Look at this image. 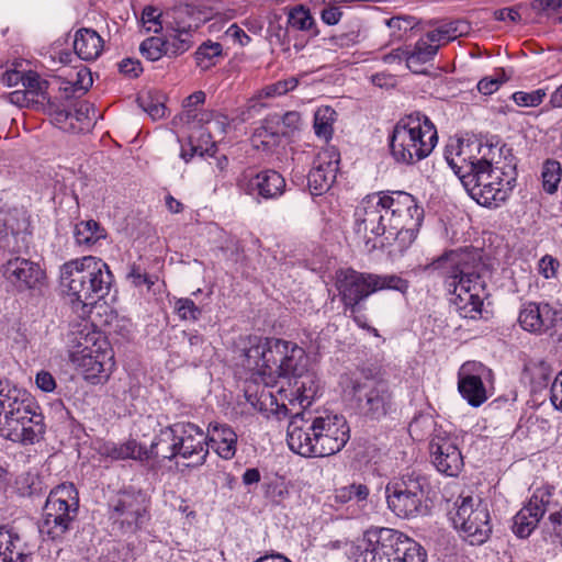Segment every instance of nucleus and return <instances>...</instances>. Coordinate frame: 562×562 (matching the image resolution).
I'll return each instance as SVG.
<instances>
[{
	"mask_svg": "<svg viewBox=\"0 0 562 562\" xmlns=\"http://www.w3.org/2000/svg\"><path fill=\"white\" fill-rule=\"evenodd\" d=\"M340 154L335 147L323 148L315 157L307 176V187L312 195L327 192L336 180Z\"/></svg>",
	"mask_w": 562,
	"mask_h": 562,
	"instance_id": "21",
	"label": "nucleus"
},
{
	"mask_svg": "<svg viewBox=\"0 0 562 562\" xmlns=\"http://www.w3.org/2000/svg\"><path fill=\"white\" fill-rule=\"evenodd\" d=\"M542 186L548 193H553L558 189L561 181L560 162L555 160H547L542 166Z\"/></svg>",
	"mask_w": 562,
	"mask_h": 562,
	"instance_id": "43",
	"label": "nucleus"
},
{
	"mask_svg": "<svg viewBox=\"0 0 562 562\" xmlns=\"http://www.w3.org/2000/svg\"><path fill=\"white\" fill-rule=\"evenodd\" d=\"M199 123L202 125H206L205 132L201 134L203 142L205 144V150L209 149V146L213 147L215 140H213L212 133H217L218 135H224L226 128L229 125V120L226 115L216 113L213 111H201Z\"/></svg>",
	"mask_w": 562,
	"mask_h": 562,
	"instance_id": "31",
	"label": "nucleus"
},
{
	"mask_svg": "<svg viewBox=\"0 0 562 562\" xmlns=\"http://www.w3.org/2000/svg\"><path fill=\"white\" fill-rule=\"evenodd\" d=\"M206 94L204 91H195L190 94L183 101V115L186 116L188 122L198 121L200 119V113L198 112V106L202 105L205 102Z\"/></svg>",
	"mask_w": 562,
	"mask_h": 562,
	"instance_id": "50",
	"label": "nucleus"
},
{
	"mask_svg": "<svg viewBox=\"0 0 562 562\" xmlns=\"http://www.w3.org/2000/svg\"><path fill=\"white\" fill-rule=\"evenodd\" d=\"M239 191L252 196L256 201L276 200L285 191V180L276 170L267 169L254 173L243 172L236 182Z\"/></svg>",
	"mask_w": 562,
	"mask_h": 562,
	"instance_id": "20",
	"label": "nucleus"
},
{
	"mask_svg": "<svg viewBox=\"0 0 562 562\" xmlns=\"http://www.w3.org/2000/svg\"><path fill=\"white\" fill-rule=\"evenodd\" d=\"M493 371L479 361L464 362L458 372V391L472 407H479L488 397L487 386L493 383Z\"/></svg>",
	"mask_w": 562,
	"mask_h": 562,
	"instance_id": "19",
	"label": "nucleus"
},
{
	"mask_svg": "<svg viewBox=\"0 0 562 562\" xmlns=\"http://www.w3.org/2000/svg\"><path fill=\"white\" fill-rule=\"evenodd\" d=\"M296 86L297 79L293 77L268 85L249 100V109L256 108L258 104L262 108L265 104L259 103L260 100L281 97L289 91L294 90Z\"/></svg>",
	"mask_w": 562,
	"mask_h": 562,
	"instance_id": "37",
	"label": "nucleus"
},
{
	"mask_svg": "<svg viewBox=\"0 0 562 562\" xmlns=\"http://www.w3.org/2000/svg\"><path fill=\"white\" fill-rule=\"evenodd\" d=\"M430 268L439 270L447 286L452 289L451 302L457 313L462 318L480 319L487 291L477 251L468 248L448 251L432 261Z\"/></svg>",
	"mask_w": 562,
	"mask_h": 562,
	"instance_id": "3",
	"label": "nucleus"
},
{
	"mask_svg": "<svg viewBox=\"0 0 562 562\" xmlns=\"http://www.w3.org/2000/svg\"><path fill=\"white\" fill-rule=\"evenodd\" d=\"M162 440L173 441L179 457L195 458L193 465H202L209 456L206 434L195 424L176 423L162 429Z\"/></svg>",
	"mask_w": 562,
	"mask_h": 562,
	"instance_id": "18",
	"label": "nucleus"
},
{
	"mask_svg": "<svg viewBox=\"0 0 562 562\" xmlns=\"http://www.w3.org/2000/svg\"><path fill=\"white\" fill-rule=\"evenodd\" d=\"M139 52L143 57L150 61L159 60L164 55H167L166 42L161 37H148L140 43Z\"/></svg>",
	"mask_w": 562,
	"mask_h": 562,
	"instance_id": "44",
	"label": "nucleus"
},
{
	"mask_svg": "<svg viewBox=\"0 0 562 562\" xmlns=\"http://www.w3.org/2000/svg\"><path fill=\"white\" fill-rule=\"evenodd\" d=\"M559 268V260L550 255H544L538 262V272L546 279L555 278Z\"/></svg>",
	"mask_w": 562,
	"mask_h": 562,
	"instance_id": "55",
	"label": "nucleus"
},
{
	"mask_svg": "<svg viewBox=\"0 0 562 562\" xmlns=\"http://www.w3.org/2000/svg\"><path fill=\"white\" fill-rule=\"evenodd\" d=\"M222 55L223 47L221 43L206 41L198 47L194 58L198 67L202 70H207L216 65Z\"/></svg>",
	"mask_w": 562,
	"mask_h": 562,
	"instance_id": "40",
	"label": "nucleus"
},
{
	"mask_svg": "<svg viewBox=\"0 0 562 562\" xmlns=\"http://www.w3.org/2000/svg\"><path fill=\"white\" fill-rule=\"evenodd\" d=\"M113 281L108 263L94 256L71 259L60 267V284L80 317L109 294Z\"/></svg>",
	"mask_w": 562,
	"mask_h": 562,
	"instance_id": "6",
	"label": "nucleus"
},
{
	"mask_svg": "<svg viewBox=\"0 0 562 562\" xmlns=\"http://www.w3.org/2000/svg\"><path fill=\"white\" fill-rule=\"evenodd\" d=\"M103 48L101 36L91 29H80L75 34L74 50L82 60L97 59Z\"/></svg>",
	"mask_w": 562,
	"mask_h": 562,
	"instance_id": "27",
	"label": "nucleus"
},
{
	"mask_svg": "<svg viewBox=\"0 0 562 562\" xmlns=\"http://www.w3.org/2000/svg\"><path fill=\"white\" fill-rule=\"evenodd\" d=\"M225 37L229 38L234 43L240 46H246L250 43L251 38L245 33V31L236 23L228 26L225 31Z\"/></svg>",
	"mask_w": 562,
	"mask_h": 562,
	"instance_id": "63",
	"label": "nucleus"
},
{
	"mask_svg": "<svg viewBox=\"0 0 562 562\" xmlns=\"http://www.w3.org/2000/svg\"><path fill=\"white\" fill-rule=\"evenodd\" d=\"M353 218L356 234L367 243L382 237L387 244L396 241L400 250H405L417 237L424 209L411 193L386 190L363 198Z\"/></svg>",
	"mask_w": 562,
	"mask_h": 562,
	"instance_id": "1",
	"label": "nucleus"
},
{
	"mask_svg": "<svg viewBox=\"0 0 562 562\" xmlns=\"http://www.w3.org/2000/svg\"><path fill=\"white\" fill-rule=\"evenodd\" d=\"M460 22H448L438 25L437 27L426 32L424 36L427 37L432 45L436 46L437 50L440 46L456 40L462 35L463 31L459 30Z\"/></svg>",
	"mask_w": 562,
	"mask_h": 562,
	"instance_id": "39",
	"label": "nucleus"
},
{
	"mask_svg": "<svg viewBox=\"0 0 562 562\" xmlns=\"http://www.w3.org/2000/svg\"><path fill=\"white\" fill-rule=\"evenodd\" d=\"M555 322L557 312L549 304L529 303V333L547 331Z\"/></svg>",
	"mask_w": 562,
	"mask_h": 562,
	"instance_id": "30",
	"label": "nucleus"
},
{
	"mask_svg": "<svg viewBox=\"0 0 562 562\" xmlns=\"http://www.w3.org/2000/svg\"><path fill=\"white\" fill-rule=\"evenodd\" d=\"M21 83L24 90L32 91L34 97L37 99L43 90V81L41 77L33 71H29L23 74V78L21 79Z\"/></svg>",
	"mask_w": 562,
	"mask_h": 562,
	"instance_id": "56",
	"label": "nucleus"
},
{
	"mask_svg": "<svg viewBox=\"0 0 562 562\" xmlns=\"http://www.w3.org/2000/svg\"><path fill=\"white\" fill-rule=\"evenodd\" d=\"M438 50L435 45L427 41L426 36H422L414 45L408 47L407 69L414 74H423V66L432 60Z\"/></svg>",
	"mask_w": 562,
	"mask_h": 562,
	"instance_id": "29",
	"label": "nucleus"
},
{
	"mask_svg": "<svg viewBox=\"0 0 562 562\" xmlns=\"http://www.w3.org/2000/svg\"><path fill=\"white\" fill-rule=\"evenodd\" d=\"M550 393L552 404L562 411V370L555 376Z\"/></svg>",
	"mask_w": 562,
	"mask_h": 562,
	"instance_id": "64",
	"label": "nucleus"
},
{
	"mask_svg": "<svg viewBox=\"0 0 562 562\" xmlns=\"http://www.w3.org/2000/svg\"><path fill=\"white\" fill-rule=\"evenodd\" d=\"M161 12L158 8L147 5L143 9L140 23L146 32L159 33L162 30Z\"/></svg>",
	"mask_w": 562,
	"mask_h": 562,
	"instance_id": "51",
	"label": "nucleus"
},
{
	"mask_svg": "<svg viewBox=\"0 0 562 562\" xmlns=\"http://www.w3.org/2000/svg\"><path fill=\"white\" fill-rule=\"evenodd\" d=\"M502 83L503 80L501 78V75L495 74L493 76L482 78L477 82V90L484 95H490L496 92Z\"/></svg>",
	"mask_w": 562,
	"mask_h": 562,
	"instance_id": "57",
	"label": "nucleus"
},
{
	"mask_svg": "<svg viewBox=\"0 0 562 562\" xmlns=\"http://www.w3.org/2000/svg\"><path fill=\"white\" fill-rule=\"evenodd\" d=\"M127 279L135 288L145 285L148 290H151L153 285H155V283L158 281V277L156 274L146 273L139 266L135 263L130 267Z\"/></svg>",
	"mask_w": 562,
	"mask_h": 562,
	"instance_id": "52",
	"label": "nucleus"
},
{
	"mask_svg": "<svg viewBox=\"0 0 562 562\" xmlns=\"http://www.w3.org/2000/svg\"><path fill=\"white\" fill-rule=\"evenodd\" d=\"M526 508L527 505L524 504L521 509L513 518L512 530L520 539H525L527 537V515L525 514Z\"/></svg>",
	"mask_w": 562,
	"mask_h": 562,
	"instance_id": "60",
	"label": "nucleus"
},
{
	"mask_svg": "<svg viewBox=\"0 0 562 562\" xmlns=\"http://www.w3.org/2000/svg\"><path fill=\"white\" fill-rule=\"evenodd\" d=\"M437 423L430 414H418L413 418L408 426V432L413 440L423 441L428 437H434L442 432L436 428Z\"/></svg>",
	"mask_w": 562,
	"mask_h": 562,
	"instance_id": "38",
	"label": "nucleus"
},
{
	"mask_svg": "<svg viewBox=\"0 0 562 562\" xmlns=\"http://www.w3.org/2000/svg\"><path fill=\"white\" fill-rule=\"evenodd\" d=\"M207 448H211L225 460L234 458L237 450V435L226 424L211 423L207 428Z\"/></svg>",
	"mask_w": 562,
	"mask_h": 562,
	"instance_id": "24",
	"label": "nucleus"
},
{
	"mask_svg": "<svg viewBox=\"0 0 562 562\" xmlns=\"http://www.w3.org/2000/svg\"><path fill=\"white\" fill-rule=\"evenodd\" d=\"M46 112L52 123L64 132L80 133V130L83 127L77 126L74 122L72 112L63 103L49 101L46 106Z\"/></svg>",
	"mask_w": 562,
	"mask_h": 562,
	"instance_id": "35",
	"label": "nucleus"
},
{
	"mask_svg": "<svg viewBox=\"0 0 562 562\" xmlns=\"http://www.w3.org/2000/svg\"><path fill=\"white\" fill-rule=\"evenodd\" d=\"M346 395L352 397L360 412L373 419L386 416L394 406V391L384 374L366 375L364 381L346 378L341 382Z\"/></svg>",
	"mask_w": 562,
	"mask_h": 562,
	"instance_id": "12",
	"label": "nucleus"
},
{
	"mask_svg": "<svg viewBox=\"0 0 562 562\" xmlns=\"http://www.w3.org/2000/svg\"><path fill=\"white\" fill-rule=\"evenodd\" d=\"M360 43V29L351 27L346 32L335 34L327 38V45L333 49H346Z\"/></svg>",
	"mask_w": 562,
	"mask_h": 562,
	"instance_id": "45",
	"label": "nucleus"
},
{
	"mask_svg": "<svg viewBox=\"0 0 562 562\" xmlns=\"http://www.w3.org/2000/svg\"><path fill=\"white\" fill-rule=\"evenodd\" d=\"M119 70L128 78H137L143 72V67L138 59L125 58L119 64Z\"/></svg>",
	"mask_w": 562,
	"mask_h": 562,
	"instance_id": "58",
	"label": "nucleus"
},
{
	"mask_svg": "<svg viewBox=\"0 0 562 562\" xmlns=\"http://www.w3.org/2000/svg\"><path fill=\"white\" fill-rule=\"evenodd\" d=\"M385 23L392 30V36L398 40L403 38L415 25L413 16H392Z\"/></svg>",
	"mask_w": 562,
	"mask_h": 562,
	"instance_id": "53",
	"label": "nucleus"
},
{
	"mask_svg": "<svg viewBox=\"0 0 562 562\" xmlns=\"http://www.w3.org/2000/svg\"><path fill=\"white\" fill-rule=\"evenodd\" d=\"M0 276L18 293L42 294L48 286L44 265L24 256L5 259L0 266Z\"/></svg>",
	"mask_w": 562,
	"mask_h": 562,
	"instance_id": "16",
	"label": "nucleus"
},
{
	"mask_svg": "<svg viewBox=\"0 0 562 562\" xmlns=\"http://www.w3.org/2000/svg\"><path fill=\"white\" fill-rule=\"evenodd\" d=\"M552 490L549 487L537 488L529 498V517L538 522L543 515L551 509Z\"/></svg>",
	"mask_w": 562,
	"mask_h": 562,
	"instance_id": "41",
	"label": "nucleus"
},
{
	"mask_svg": "<svg viewBox=\"0 0 562 562\" xmlns=\"http://www.w3.org/2000/svg\"><path fill=\"white\" fill-rule=\"evenodd\" d=\"M531 8L538 13L551 14L562 10V0H533Z\"/></svg>",
	"mask_w": 562,
	"mask_h": 562,
	"instance_id": "61",
	"label": "nucleus"
},
{
	"mask_svg": "<svg viewBox=\"0 0 562 562\" xmlns=\"http://www.w3.org/2000/svg\"><path fill=\"white\" fill-rule=\"evenodd\" d=\"M453 527L472 546L484 543L491 536V516L486 504L480 497L460 495L450 512Z\"/></svg>",
	"mask_w": 562,
	"mask_h": 562,
	"instance_id": "15",
	"label": "nucleus"
},
{
	"mask_svg": "<svg viewBox=\"0 0 562 562\" xmlns=\"http://www.w3.org/2000/svg\"><path fill=\"white\" fill-rule=\"evenodd\" d=\"M387 143L396 164L414 166L434 151L438 144L437 127L426 114L413 112L394 124Z\"/></svg>",
	"mask_w": 562,
	"mask_h": 562,
	"instance_id": "8",
	"label": "nucleus"
},
{
	"mask_svg": "<svg viewBox=\"0 0 562 562\" xmlns=\"http://www.w3.org/2000/svg\"><path fill=\"white\" fill-rule=\"evenodd\" d=\"M370 494V490L366 484L352 483L347 486H342L335 491V502L338 504H347L355 502L358 509L352 513L353 518H359L366 513L367 501Z\"/></svg>",
	"mask_w": 562,
	"mask_h": 562,
	"instance_id": "28",
	"label": "nucleus"
},
{
	"mask_svg": "<svg viewBox=\"0 0 562 562\" xmlns=\"http://www.w3.org/2000/svg\"><path fill=\"white\" fill-rule=\"evenodd\" d=\"M79 510V495L72 483L54 487L43 507L40 532L52 540L61 539L71 528Z\"/></svg>",
	"mask_w": 562,
	"mask_h": 562,
	"instance_id": "13",
	"label": "nucleus"
},
{
	"mask_svg": "<svg viewBox=\"0 0 562 562\" xmlns=\"http://www.w3.org/2000/svg\"><path fill=\"white\" fill-rule=\"evenodd\" d=\"M353 555L355 562H427L419 543L390 528L368 530Z\"/></svg>",
	"mask_w": 562,
	"mask_h": 562,
	"instance_id": "9",
	"label": "nucleus"
},
{
	"mask_svg": "<svg viewBox=\"0 0 562 562\" xmlns=\"http://www.w3.org/2000/svg\"><path fill=\"white\" fill-rule=\"evenodd\" d=\"M336 120L337 113L331 106H319L314 114L313 127L316 136L329 140L334 134V123Z\"/></svg>",
	"mask_w": 562,
	"mask_h": 562,
	"instance_id": "36",
	"label": "nucleus"
},
{
	"mask_svg": "<svg viewBox=\"0 0 562 562\" xmlns=\"http://www.w3.org/2000/svg\"><path fill=\"white\" fill-rule=\"evenodd\" d=\"M74 346L69 351V361L74 368L92 384L108 380L115 364L108 339L88 325L74 333Z\"/></svg>",
	"mask_w": 562,
	"mask_h": 562,
	"instance_id": "11",
	"label": "nucleus"
},
{
	"mask_svg": "<svg viewBox=\"0 0 562 562\" xmlns=\"http://www.w3.org/2000/svg\"><path fill=\"white\" fill-rule=\"evenodd\" d=\"M286 18L290 30L304 32L310 36L318 34L316 22L308 8L302 4L290 8Z\"/></svg>",
	"mask_w": 562,
	"mask_h": 562,
	"instance_id": "32",
	"label": "nucleus"
},
{
	"mask_svg": "<svg viewBox=\"0 0 562 562\" xmlns=\"http://www.w3.org/2000/svg\"><path fill=\"white\" fill-rule=\"evenodd\" d=\"M319 381L313 372L307 370L294 378L290 400L291 403H297L301 407H308L319 393Z\"/></svg>",
	"mask_w": 562,
	"mask_h": 562,
	"instance_id": "26",
	"label": "nucleus"
},
{
	"mask_svg": "<svg viewBox=\"0 0 562 562\" xmlns=\"http://www.w3.org/2000/svg\"><path fill=\"white\" fill-rule=\"evenodd\" d=\"M492 147L481 142H461L453 156L446 153L449 167L459 177L470 196L480 205L497 207L506 201L516 184L515 167L507 170L493 166L488 154Z\"/></svg>",
	"mask_w": 562,
	"mask_h": 562,
	"instance_id": "2",
	"label": "nucleus"
},
{
	"mask_svg": "<svg viewBox=\"0 0 562 562\" xmlns=\"http://www.w3.org/2000/svg\"><path fill=\"white\" fill-rule=\"evenodd\" d=\"M334 285L345 314L363 306L366 301L378 292L397 291L404 294L409 288L408 281L397 274L362 272L353 268L336 270Z\"/></svg>",
	"mask_w": 562,
	"mask_h": 562,
	"instance_id": "10",
	"label": "nucleus"
},
{
	"mask_svg": "<svg viewBox=\"0 0 562 562\" xmlns=\"http://www.w3.org/2000/svg\"><path fill=\"white\" fill-rule=\"evenodd\" d=\"M99 452L113 460L143 459L145 452L135 440H128L124 443H115L112 441L104 442L100 446Z\"/></svg>",
	"mask_w": 562,
	"mask_h": 562,
	"instance_id": "33",
	"label": "nucleus"
},
{
	"mask_svg": "<svg viewBox=\"0 0 562 562\" xmlns=\"http://www.w3.org/2000/svg\"><path fill=\"white\" fill-rule=\"evenodd\" d=\"M150 453L156 458L169 459L179 456L173 441L162 440V430L150 446Z\"/></svg>",
	"mask_w": 562,
	"mask_h": 562,
	"instance_id": "54",
	"label": "nucleus"
},
{
	"mask_svg": "<svg viewBox=\"0 0 562 562\" xmlns=\"http://www.w3.org/2000/svg\"><path fill=\"white\" fill-rule=\"evenodd\" d=\"M72 115L77 126H83L80 130V132H83L92 126V122L95 120V109L89 102H80L77 104Z\"/></svg>",
	"mask_w": 562,
	"mask_h": 562,
	"instance_id": "49",
	"label": "nucleus"
},
{
	"mask_svg": "<svg viewBox=\"0 0 562 562\" xmlns=\"http://www.w3.org/2000/svg\"><path fill=\"white\" fill-rule=\"evenodd\" d=\"M24 542L18 530L9 525L0 526V562H24Z\"/></svg>",
	"mask_w": 562,
	"mask_h": 562,
	"instance_id": "25",
	"label": "nucleus"
},
{
	"mask_svg": "<svg viewBox=\"0 0 562 562\" xmlns=\"http://www.w3.org/2000/svg\"><path fill=\"white\" fill-rule=\"evenodd\" d=\"M4 226L10 229V234L5 235L2 247L8 249L10 256L29 255L32 231L27 217L22 215L15 220V223L9 218L4 222Z\"/></svg>",
	"mask_w": 562,
	"mask_h": 562,
	"instance_id": "23",
	"label": "nucleus"
},
{
	"mask_svg": "<svg viewBox=\"0 0 562 562\" xmlns=\"http://www.w3.org/2000/svg\"><path fill=\"white\" fill-rule=\"evenodd\" d=\"M8 98L12 104H15L20 108L29 106L31 103L37 101L32 91L24 89L12 91Z\"/></svg>",
	"mask_w": 562,
	"mask_h": 562,
	"instance_id": "62",
	"label": "nucleus"
},
{
	"mask_svg": "<svg viewBox=\"0 0 562 562\" xmlns=\"http://www.w3.org/2000/svg\"><path fill=\"white\" fill-rule=\"evenodd\" d=\"M42 414L30 394L8 380H0V436L23 445L38 441L44 434Z\"/></svg>",
	"mask_w": 562,
	"mask_h": 562,
	"instance_id": "7",
	"label": "nucleus"
},
{
	"mask_svg": "<svg viewBox=\"0 0 562 562\" xmlns=\"http://www.w3.org/2000/svg\"><path fill=\"white\" fill-rule=\"evenodd\" d=\"M350 438L342 415L323 412L318 415L295 414L286 430L289 448L305 458H322L339 452Z\"/></svg>",
	"mask_w": 562,
	"mask_h": 562,
	"instance_id": "4",
	"label": "nucleus"
},
{
	"mask_svg": "<svg viewBox=\"0 0 562 562\" xmlns=\"http://www.w3.org/2000/svg\"><path fill=\"white\" fill-rule=\"evenodd\" d=\"M175 311L182 321H198L202 315V310L191 299H178L175 304Z\"/></svg>",
	"mask_w": 562,
	"mask_h": 562,
	"instance_id": "48",
	"label": "nucleus"
},
{
	"mask_svg": "<svg viewBox=\"0 0 562 562\" xmlns=\"http://www.w3.org/2000/svg\"><path fill=\"white\" fill-rule=\"evenodd\" d=\"M92 86L91 74L87 69H81L77 71V79L75 81L65 82V87L63 90L66 93V97H74L77 93L79 95L85 94L88 89Z\"/></svg>",
	"mask_w": 562,
	"mask_h": 562,
	"instance_id": "46",
	"label": "nucleus"
},
{
	"mask_svg": "<svg viewBox=\"0 0 562 562\" xmlns=\"http://www.w3.org/2000/svg\"><path fill=\"white\" fill-rule=\"evenodd\" d=\"M245 367L266 385L278 378H296L307 369L305 350L293 341L276 337L249 336Z\"/></svg>",
	"mask_w": 562,
	"mask_h": 562,
	"instance_id": "5",
	"label": "nucleus"
},
{
	"mask_svg": "<svg viewBox=\"0 0 562 562\" xmlns=\"http://www.w3.org/2000/svg\"><path fill=\"white\" fill-rule=\"evenodd\" d=\"M75 241L78 246L91 248L105 237L104 229L93 220L81 221L75 226Z\"/></svg>",
	"mask_w": 562,
	"mask_h": 562,
	"instance_id": "34",
	"label": "nucleus"
},
{
	"mask_svg": "<svg viewBox=\"0 0 562 562\" xmlns=\"http://www.w3.org/2000/svg\"><path fill=\"white\" fill-rule=\"evenodd\" d=\"M550 374L551 370L544 363H541L539 367L535 368L532 373V384L535 392L548 385Z\"/></svg>",
	"mask_w": 562,
	"mask_h": 562,
	"instance_id": "59",
	"label": "nucleus"
},
{
	"mask_svg": "<svg viewBox=\"0 0 562 562\" xmlns=\"http://www.w3.org/2000/svg\"><path fill=\"white\" fill-rule=\"evenodd\" d=\"M167 56L176 57L188 52L192 46V35L188 30H176L165 38Z\"/></svg>",
	"mask_w": 562,
	"mask_h": 562,
	"instance_id": "42",
	"label": "nucleus"
},
{
	"mask_svg": "<svg viewBox=\"0 0 562 562\" xmlns=\"http://www.w3.org/2000/svg\"><path fill=\"white\" fill-rule=\"evenodd\" d=\"M430 453L436 469L448 475L456 476L463 468L458 438L446 432L436 434L430 440Z\"/></svg>",
	"mask_w": 562,
	"mask_h": 562,
	"instance_id": "22",
	"label": "nucleus"
},
{
	"mask_svg": "<svg viewBox=\"0 0 562 562\" xmlns=\"http://www.w3.org/2000/svg\"><path fill=\"white\" fill-rule=\"evenodd\" d=\"M149 499L140 491H123L110 503V519L124 532H135L149 519Z\"/></svg>",
	"mask_w": 562,
	"mask_h": 562,
	"instance_id": "17",
	"label": "nucleus"
},
{
	"mask_svg": "<svg viewBox=\"0 0 562 562\" xmlns=\"http://www.w3.org/2000/svg\"><path fill=\"white\" fill-rule=\"evenodd\" d=\"M428 481L425 476L408 473L390 482L385 487L387 507L401 518H413L427 510Z\"/></svg>",
	"mask_w": 562,
	"mask_h": 562,
	"instance_id": "14",
	"label": "nucleus"
},
{
	"mask_svg": "<svg viewBox=\"0 0 562 562\" xmlns=\"http://www.w3.org/2000/svg\"><path fill=\"white\" fill-rule=\"evenodd\" d=\"M289 494L288 483L281 479H274L265 486V496L276 505H281L289 497Z\"/></svg>",
	"mask_w": 562,
	"mask_h": 562,
	"instance_id": "47",
	"label": "nucleus"
}]
</instances>
